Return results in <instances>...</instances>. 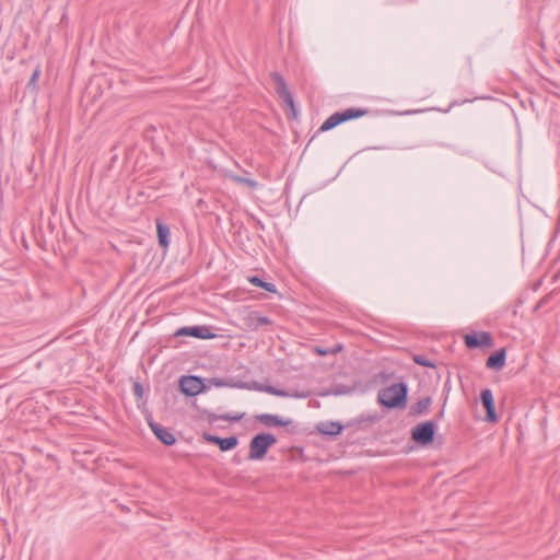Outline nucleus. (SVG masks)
<instances>
[{"instance_id":"1","label":"nucleus","mask_w":560,"mask_h":560,"mask_svg":"<svg viewBox=\"0 0 560 560\" xmlns=\"http://www.w3.org/2000/svg\"><path fill=\"white\" fill-rule=\"evenodd\" d=\"M378 401L387 408H397L406 402L407 386L404 383L393 384L378 392Z\"/></svg>"},{"instance_id":"2","label":"nucleus","mask_w":560,"mask_h":560,"mask_svg":"<svg viewBox=\"0 0 560 560\" xmlns=\"http://www.w3.org/2000/svg\"><path fill=\"white\" fill-rule=\"evenodd\" d=\"M277 439L270 433H260L255 435L249 443L248 458L252 460L261 459L268 448L276 444Z\"/></svg>"},{"instance_id":"3","label":"nucleus","mask_w":560,"mask_h":560,"mask_svg":"<svg viewBox=\"0 0 560 560\" xmlns=\"http://www.w3.org/2000/svg\"><path fill=\"white\" fill-rule=\"evenodd\" d=\"M435 434V423L433 421L421 422L411 431L412 440L421 445H428L433 442Z\"/></svg>"},{"instance_id":"4","label":"nucleus","mask_w":560,"mask_h":560,"mask_svg":"<svg viewBox=\"0 0 560 560\" xmlns=\"http://www.w3.org/2000/svg\"><path fill=\"white\" fill-rule=\"evenodd\" d=\"M270 78L275 83L277 94L283 100V103L294 109L293 97L288 89L284 78L279 72H271Z\"/></svg>"},{"instance_id":"5","label":"nucleus","mask_w":560,"mask_h":560,"mask_svg":"<svg viewBox=\"0 0 560 560\" xmlns=\"http://www.w3.org/2000/svg\"><path fill=\"white\" fill-rule=\"evenodd\" d=\"M179 388L187 396H196L203 392L205 385L198 376H182L179 380Z\"/></svg>"},{"instance_id":"6","label":"nucleus","mask_w":560,"mask_h":560,"mask_svg":"<svg viewBox=\"0 0 560 560\" xmlns=\"http://www.w3.org/2000/svg\"><path fill=\"white\" fill-rule=\"evenodd\" d=\"M465 345L469 349L486 347L490 348L493 346L492 337L487 331H481L479 334H467L464 338Z\"/></svg>"},{"instance_id":"7","label":"nucleus","mask_w":560,"mask_h":560,"mask_svg":"<svg viewBox=\"0 0 560 560\" xmlns=\"http://www.w3.org/2000/svg\"><path fill=\"white\" fill-rule=\"evenodd\" d=\"M176 336H191L200 339H211L215 335L209 326L183 327L176 331Z\"/></svg>"},{"instance_id":"8","label":"nucleus","mask_w":560,"mask_h":560,"mask_svg":"<svg viewBox=\"0 0 560 560\" xmlns=\"http://www.w3.org/2000/svg\"><path fill=\"white\" fill-rule=\"evenodd\" d=\"M481 402L487 411V420L490 422H497L498 417L494 408V399L492 392L489 388H486L480 394Z\"/></svg>"},{"instance_id":"9","label":"nucleus","mask_w":560,"mask_h":560,"mask_svg":"<svg viewBox=\"0 0 560 560\" xmlns=\"http://www.w3.org/2000/svg\"><path fill=\"white\" fill-rule=\"evenodd\" d=\"M149 424L155 436L165 445H173L176 442L174 434L167 428L155 422Z\"/></svg>"},{"instance_id":"10","label":"nucleus","mask_w":560,"mask_h":560,"mask_svg":"<svg viewBox=\"0 0 560 560\" xmlns=\"http://www.w3.org/2000/svg\"><path fill=\"white\" fill-rule=\"evenodd\" d=\"M343 427L337 421H323L316 425V430L324 435H338L341 433Z\"/></svg>"},{"instance_id":"11","label":"nucleus","mask_w":560,"mask_h":560,"mask_svg":"<svg viewBox=\"0 0 560 560\" xmlns=\"http://www.w3.org/2000/svg\"><path fill=\"white\" fill-rule=\"evenodd\" d=\"M257 420L266 427H287L291 420H283L276 415L262 413L257 416Z\"/></svg>"},{"instance_id":"12","label":"nucleus","mask_w":560,"mask_h":560,"mask_svg":"<svg viewBox=\"0 0 560 560\" xmlns=\"http://www.w3.org/2000/svg\"><path fill=\"white\" fill-rule=\"evenodd\" d=\"M505 364V349H500L492 353L486 362L488 369L500 370Z\"/></svg>"},{"instance_id":"13","label":"nucleus","mask_w":560,"mask_h":560,"mask_svg":"<svg viewBox=\"0 0 560 560\" xmlns=\"http://www.w3.org/2000/svg\"><path fill=\"white\" fill-rule=\"evenodd\" d=\"M341 122L348 121L350 119L360 118L365 116L369 113V109H362V108H347L342 112H337Z\"/></svg>"},{"instance_id":"14","label":"nucleus","mask_w":560,"mask_h":560,"mask_svg":"<svg viewBox=\"0 0 560 560\" xmlns=\"http://www.w3.org/2000/svg\"><path fill=\"white\" fill-rule=\"evenodd\" d=\"M264 392L270 395H275L278 397H294V398H306L307 394L305 393H289L284 389H278L271 385H265Z\"/></svg>"},{"instance_id":"15","label":"nucleus","mask_w":560,"mask_h":560,"mask_svg":"<svg viewBox=\"0 0 560 560\" xmlns=\"http://www.w3.org/2000/svg\"><path fill=\"white\" fill-rule=\"evenodd\" d=\"M155 223H156L159 244L162 247L166 248L170 244V241H168L170 229L160 219H156Z\"/></svg>"},{"instance_id":"16","label":"nucleus","mask_w":560,"mask_h":560,"mask_svg":"<svg viewBox=\"0 0 560 560\" xmlns=\"http://www.w3.org/2000/svg\"><path fill=\"white\" fill-rule=\"evenodd\" d=\"M431 404H432V399L430 397H424V398L418 400L411 407V413L417 415V416L423 415L429 410Z\"/></svg>"},{"instance_id":"17","label":"nucleus","mask_w":560,"mask_h":560,"mask_svg":"<svg viewBox=\"0 0 560 560\" xmlns=\"http://www.w3.org/2000/svg\"><path fill=\"white\" fill-rule=\"evenodd\" d=\"M341 124L338 113L330 115L320 126L319 131H328Z\"/></svg>"},{"instance_id":"18","label":"nucleus","mask_w":560,"mask_h":560,"mask_svg":"<svg viewBox=\"0 0 560 560\" xmlns=\"http://www.w3.org/2000/svg\"><path fill=\"white\" fill-rule=\"evenodd\" d=\"M238 443V440L236 436H229V438H221L219 442V447L221 451L226 452L232 448H234Z\"/></svg>"},{"instance_id":"19","label":"nucleus","mask_w":560,"mask_h":560,"mask_svg":"<svg viewBox=\"0 0 560 560\" xmlns=\"http://www.w3.org/2000/svg\"><path fill=\"white\" fill-rule=\"evenodd\" d=\"M228 177L234 183L246 185L252 189H255L258 186L257 182L250 178L242 177L234 174H229Z\"/></svg>"},{"instance_id":"20","label":"nucleus","mask_w":560,"mask_h":560,"mask_svg":"<svg viewBox=\"0 0 560 560\" xmlns=\"http://www.w3.org/2000/svg\"><path fill=\"white\" fill-rule=\"evenodd\" d=\"M249 282L256 287H260L268 292H276V285L270 282H266L258 277H250Z\"/></svg>"},{"instance_id":"21","label":"nucleus","mask_w":560,"mask_h":560,"mask_svg":"<svg viewBox=\"0 0 560 560\" xmlns=\"http://www.w3.org/2000/svg\"><path fill=\"white\" fill-rule=\"evenodd\" d=\"M40 75V69L39 67H36V69L33 71L31 78H30V81H28V86L32 88V89H36V83H37V80Z\"/></svg>"},{"instance_id":"22","label":"nucleus","mask_w":560,"mask_h":560,"mask_svg":"<svg viewBox=\"0 0 560 560\" xmlns=\"http://www.w3.org/2000/svg\"><path fill=\"white\" fill-rule=\"evenodd\" d=\"M238 387L247 388V389H255V390H258V392H264L265 385L259 384L257 382H254L253 385H247V384L243 383Z\"/></svg>"},{"instance_id":"23","label":"nucleus","mask_w":560,"mask_h":560,"mask_svg":"<svg viewBox=\"0 0 560 560\" xmlns=\"http://www.w3.org/2000/svg\"><path fill=\"white\" fill-rule=\"evenodd\" d=\"M271 320L266 316H256V326H262L270 324Z\"/></svg>"},{"instance_id":"24","label":"nucleus","mask_w":560,"mask_h":560,"mask_svg":"<svg viewBox=\"0 0 560 560\" xmlns=\"http://www.w3.org/2000/svg\"><path fill=\"white\" fill-rule=\"evenodd\" d=\"M415 361L422 366H433L431 362H429L427 359L422 357H416Z\"/></svg>"},{"instance_id":"25","label":"nucleus","mask_w":560,"mask_h":560,"mask_svg":"<svg viewBox=\"0 0 560 560\" xmlns=\"http://www.w3.org/2000/svg\"><path fill=\"white\" fill-rule=\"evenodd\" d=\"M207 441L211 442V443H214L217 445H219V442H220V436H215V435H206L205 436Z\"/></svg>"},{"instance_id":"26","label":"nucleus","mask_w":560,"mask_h":560,"mask_svg":"<svg viewBox=\"0 0 560 560\" xmlns=\"http://www.w3.org/2000/svg\"><path fill=\"white\" fill-rule=\"evenodd\" d=\"M133 390H135V394H136V395H139V396H140V395L142 394V387H141V385H140L139 383H136V384L133 385Z\"/></svg>"},{"instance_id":"27","label":"nucleus","mask_w":560,"mask_h":560,"mask_svg":"<svg viewBox=\"0 0 560 560\" xmlns=\"http://www.w3.org/2000/svg\"><path fill=\"white\" fill-rule=\"evenodd\" d=\"M341 349H342V346H341V345H337V346H335L332 349H329V350H330V353H331V354H336V353H338L339 351H341Z\"/></svg>"},{"instance_id":"28","label":"nucleus","mask_w":560,"mask_h":560,"mask_svg":"<svg viewBox=\"0 0 560 560\" xmlns=\"http://www.w3.org/2000/svg\"><path fill=\"white\" fill-rule=\"evenodd\" d=\"M316 352L320 355H326V354H329L330 353V350H327V349H322V348H316Z\"/></svg>"},{"instance_id":"29","label":"nucleus","mask_w":560,"mask_h":560,"mask_svg":"<svg viewBox=\"0 0 560 560\" xmlns=\"http://www.w3.org/2000/svg\"><path fill=\"white\" fill-rule=\"evenodd\" d=\"M222 418H223V419H225V420H235V421H238V420L242 418V416H235V417H222Z\"/></svg>"},{"instance_id":"30","label":"nucleus","mask_w":560,"mask_h":560,"mask_svg":"<svg viewBox=\"0 0 560 560\" xmlns=\"http://www.w3.org/2000/svg\"><path fill=\"white\" fill-rule=\"evenodd\" d=\"M213 383H214L215 386H223V385H225L223 380H214Z\"/></svg>"}]
</instances>
